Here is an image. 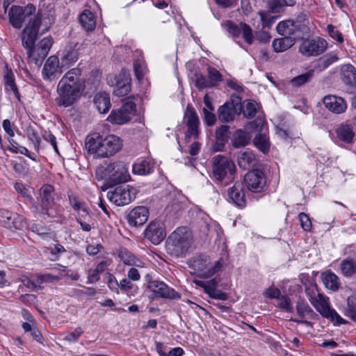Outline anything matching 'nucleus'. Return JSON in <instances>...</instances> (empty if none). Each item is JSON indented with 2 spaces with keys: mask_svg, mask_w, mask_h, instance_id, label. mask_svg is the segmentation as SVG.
<instances>
[{
  "mask_svg": "<svg viewBox=\"0 0 356 356\" xmlns=\"http://www.w3.org/2000/svg\"><path fill=\"white\" fill-rule=\"evenodd\" d=\"M102 179L109 186L124 183L131 179L128 167L122 161H115L108 164L102 172Z\"/></svg>",
  "mask_w": 356,
  "mask_h": 356,
  "instance_id": "8",
  "label": "nucleus"
},
{
  "mask_svg": "<svg viewBox=\"0 0 356 356\" xmlns=\"http://www.w3.org/2000/svg\"><path fill=\"white\" fill-rule=\"evenodd\" d=\"M122 146V140L115 135H108L103 138L99 134L94 133L86 139V147L88 152L95 154L99 158L113 156Z\"/></svg>",
  "mask_w": 356,
  "mask_h": 356,
  "instance_id": "3",
  "label": "nucleus"
},
{
  "mask_svg": "<svg viewBox=\"0 0 356 356\" xmlns=\"http://www.w3.org/2000/svg\"><path fill=\"white\" fill-rule=\"evenodd\" d=\"M135 112V103L133 101H127L120 108L113 110L107 119L113 124L120 125L128 122Z\"/></svg>",
  "mask_w": 356,
  "mask_h": 356,
  "instance_id": "11",
  "label": "nucleus"
},
{
  "mask_svg": "<svg viewBox=\"0 0 356 356\" xmlns=\"http://www.w3.org/2000/svg\"><path fill=\"white\" fill-rule=\"evenodd\" d=\"M255 146L262 152L266 153L269 150V143L265 134H259L253 140Z\"/></svg>",
  "mask_w": 356,
  "mask_h": 356,
  "instance_id": "44",
  "label": "nucleus"
},
{
  "mask_svg": "<svg viewBox=\"0 0 356 356\" xmlns=\"http://www.w3.org/2000/svg\"><path fill=\"white\" fill-rule=\"evenodd\" d=\"M258 110V104L253 100H250L245 103L243 113L245 118L251 119L255 116Z\"/></svg>",
  "mask_w": 356,
  "mask_h": 356,
  "instance_id": "43",
  "label": "nucleus"
},
{
  "mask_svg": "<svg viewBox=\"0 0 356 356\" xmlns=\"http://www.w3.org/2000/svg\"><path fill=\"white\" fill-rule=\"evenodd\" d=\"M292 5H293V2L287 3L286 0H271L268 2V7L272 13H280L286 6Z\"/></svg>",
  "mask_w": 356,
  "mask_h": 356,
  "instance_id": "47",
  "label": "nucleus"
},
{
  "mask_svg": "<svg viewBox=\"0 0 356 356\" xmlns=\"http://www.w3.org/2000/svg\"><path fill=\"white\" fill-rule=\"evenodd\" d=\"M193 243L191 232L185 227L177 228L168 237L165 250L168 254L177 258L184 257Z\"/></svg>",
  "mask_w": 356,
  "mask_h": 356,
  "instance_id": "4",
  "label": "nucleus"
},
{
  "mask_svg": "<svg viewBox=\"0 0 356 356\" xmlns=\"http://www.w3.org/2000/svg\"><path fill=\"white\" fill-rule=\"evenodd\" d=\"M79 22L86 31H92L96 26V20L93 13L89 10H85L79 16Z\"/></svg>",
  "mask_w": 356,
  "mask_h": 356,
  "instance_id": "29",
  "label": "nucleus"
},
{
  "mask_svg": "<svg viewBox=\"0 0 356 356\" xmlns=\"http://www.w3.org/2000/svg\"><path fill=\"white\" fill-rule=\"evenodd\" d=\"M299 26L298 24H296L294 21L289 19L279 22L276 29L280 35L291 37Z\"/></svg>",
  "mask_w": 356,
  "mask_h": 356,
  "instance_id": "27",
  "label": "nucleus"
},
{
  "mask_svg": "<svg viewBox=\"0 0 356 356\" xmlns=\"http://www.w3.org/2000/svg\"><path fill=\"white\" fill-rule=\"evenodd\" d=\"M188 265L197 277L206 279L220 271L223 263L222 259L212 261L209 256L200 254L191 258L188 261Z\"/></svg>",
  "mask_w": 356,
  "mask_h": 356,
  "instance_id": "6",
  "label": "nucleus"
},
{
  "mask_svg": "<svg viewBox=\"0 0 356 356\" xmlns=\"http://www.w3.org/2000/svg\"><path fill=\"white\" fill-rule=\"evenodd\" d=\"M344 314L351 320L356 321V296H351L348 298Z\"/></svg>",
  "mask_w": 356,
  "mask_h": 356,
  "instance_id": "39",
  "label": "nucleus"
},
{
  "mask_svg": "<svg viewBox=\"0 0 356 356\" xmlns=\"http://www.w3.org/2000/svg\"><path fill=\"white\" fill-rule=\"evenodd\" d=\"M229 137V126L221 125L216 129V138L218 141L225 142Z\"/></svg>",
  "mask_w": 356,
  "mask_h": 356,
  "instance_id": "53",
  "label": "nucleus"
},
{
  "mask_svg": "<svg viewBox=\"0 0 356 356\" xmlns=\"http://www.w3.org/2000/svg\"><path fill=\"white\" fill-rule=\"evenodd\" d=\"M62 275H52L49 273L38 275V283L42 284L44 282L52 283L54 282L59 281L61 279Z\"/></svg>",
  "mask_w": 356,
  "mask_h": 356,
  "instance_id": "57",
  "label": "nucleus"
},
{
  "mask_svg": "<svg viewBox=\"0 0 356 356\" xmlns=\"http://www.w3.org/2000/svg\"><path fill=\"white\" fill-rule=\"evenodd\" d=\"M213 173L216 179L222 181L226 177L232 179L236 172L234 163L227 157L222 155H217L213 158Z\"/></svg>",
  "mask_w": 356,
  "mask_h": 356,
  "instance_id": "9",
  "label": "nucleus"
},
{
  "mask_svg": "<svg viewBox=\"0 0 356 356\" xmlns=\"http://www.w3.org/2000/svg\"><path fill=\"white\" fill-rule=\"evenodd\" d=\"M81 71L73 68L67 72L59 81L56 92V102L64 107L72 106L81 97L84 88V82L81 79Z\"/></svg>",
  "mask_w": 356,
  "mask_h": 356,
  "instance_id": "1",
  "label": "nucleus"
},
{
  "mask_svg": "<svg viewBox=\"0 0 356 356\" xmlns=\"http://www.w3.org/2000/svg\"><path fill=\"white\" fill-rule=\"evenodd\" d=\"M5 83L7 90H11L15 96L19 99V93L18 92L17 87L15 83L13 74L11 71L8 72L5 76Z\"/></svg>",
  "mask_w": 356,
  "mask_h": 356,
  "instance_id": "46",
  "label": "nucleus"
},
{
  "mask_svg": "<svg viewBox=\"0 0 356 356\" xmlns=\"http://www.w3.org/2000/svg\"><path fill=\"white\" fill-rule=\"evenodd\" d=\"M298 220L300 227L305 232H309L312 229V224L309 216L304 212L300 213Z\"/></svg>",
  "mask_w": 356,
  "mask_h": 356,
  "instance_id": "54",
  "label": "nucleus"
},
{
  "mask_svg": "<svg viewBox=\"0 0 356 356\" xmlns=\"http://www.w3.org/2000/svg\"><path fill=\"white\" fill-rule=\"evenodd\" d=\"M118 257L124 264L127 266H140L141 261L127 248H122L119 250Z\"/></svg>",
  "mask_w": 356,
  "mask_h": 356,
  "instance_id": "31",
  "label": "nucleus"
},
{
  "mask_svg": "<svg viewBox=\"0 0 356 356\" xmlns=\"http://www.w3.org/2000/svg\"><path fill=\"white\" fill-rule=\"evenodd\" d=\"M227 193L229 199L233 203L239 207H245V198L242 183L236 182L232 187L228 189Z\"/></svg>",
  "mask_w": 356,
  "mask_h": 356,
  "instance_id": "23",
  "label": "nucleus"
},
{
  "mask_svg": "<svg viewBox=\"0 0 356 356\" xmlns=\"http://www.w3.org/2000/svg\"><path fill=\"white\" fill-rule=\"evenodd\" d=\"M120 290L127 296H134L138 291V286L134 284L130 280L124 278L120 282Z\"/></svg>",
  "mask_w": 356,
  "mask_h": 356,
  "instance_id": "40",
  "label": "nucleus"
},
{
  "mask_svg": "<svg viewBox=\"0 0 356 356\" xmlns=\"http://www.w3.org/2000/svg\"><path fill=\"white\" fill-rule=\"evenodd\" d=\"M237 161L239 167L243 170H248L256 165L255 156L248 149L238 153Z\"/></svg>",
  "mask_w": 356,
  "mask_h": 356,
  "instance_id": "25",
  "label": "nucleus"
},
{
  "mask_svg": "<svg viewBox=\"0 0 356 356\" xmlns=\"http://www.w3.org/2000/svg\"><path fill=\"white\" fill-rule=\"evenodd\" d=\"M77 44L78 43H76L73 48L70 47L65 49V54L62 58V62L65 65H70L78 60L79 53L76 49Z\"/></svg>",
  "mask_w": 356,
  "mask_h": 356,
  "instance_id": "37",
  "label": "nucleus"
},
{
  "mask_svg": "<svg viewBox=\"0 0 356 356\" xmlns=\"http://www.w3.org/2000/svg\"><path fill=\"white\" fill-rule=\"evenodd\" d=\"M131 90L130 79L125 78L124 79H118L113 94L118 97H124L127 95Z\"/></svg>",
  "mask_w": 356,
  "mask_h": 356,
  "instance_id": "34",
  "label": "nucleus"
},
{
  "mask_svg": "<svg viewBox=\"0 0 356 356\" xmlns=\"http://www.w3.org/2000/svg\"><path fill=\"white\" fill-rule=\"evenodd\" d=\"M10 145L8 146V149L16 154H24L30 159L35 160V158L31 156V152L24 147L19 145L17 143L14 141V140H9Z\"/></svg>",
  "mask_w": 356,
  "mask_h": 356,
  "instance_id": "48",
  "label": "nucleus"
},
{
  "mask_svg": "<svg viewBox=\"0 0 356 356\" xmlns=\"http://www.w3.org/2000/svg\"><path fill=\"white\" fill-rule=\"evenodd\" d=\"M147 287L156 298L172 300L180 298V295L177 292L162 281L157 280H151L149 282Z\"/></svg>",
  "mask_w": 356,
  "mask_h": 356,
  "instance_id": "15",
  "label": "nucleus"
},
{
  "mask_svg": "<svg viewBox=\"0 0 356 356\" xmlns=\"http://www.w3.org/2000/svg\"><path fill=\"white\" fill-rule=\"evenodd\" d=\"M134 70L136 78L138 80L143 79L147 72V66L143 58H138L134 60Z\"/></svg>",
  "mask_w": 356,
  "mask_h": 356,
  "instance_id": "42",
  "label": "nucleus"
},
{
  "mask_svg": "<svg viewBox=\"0 0 356 356\" xmlns=\"http://www.w3.org/2000/svg\"><path fill=\"white\" fill-rule=\"evenodd\" d=\"M327 31L328 32L330 36L334 40H337L339 42H343V38L342 36L341 33L336 29L335 26L332 24H328L327 26Z\"/></svg>",
  "mask_w": 356,
  "mask_h": 356,
  "instance_id": "61",
  "label": "nucleus"
},
{
  "mask_svg": "<svg viewBox=\"0 0 356 356\" xmlns=\"http://www.w3.org/2000/svg\"><path fill=\"white\" fill-rule=\"evenodd\" d=\"M55 191L50 184L43 185L39 191L40 202L33 199L31 203L32 211L40 215L47 216L50 218L60 216V209L54 201Z\"/></svg>",
  "mask_w": 356,
  "mask_h": 356,
  "instance_id": "5",
  "label": "nucleus"
},
{
  "mask_svg": "<svg viewBox=\"0 0 356 356\" xmlns=\"http://www.w3.org/2000/svg\"><path fill=\"white\" fill-rule=\"evenodd\" d=\"M202 112L204 114L203 120L207 126H213L216 122V117L213 111H210L207 108H203Z\"/></svg>",
  "mask_w": 356,
  "mask_h": 356,
  "instance_id": "60",
  "label": "nucleus"
},
{
  "mask_svg": "<svg viewBox=\"0 0 356 356\" xmlns=\"http://www.w3.org/2000/svg\"><path fill=\"white\" fill-rule=\"evenodd\" d=\"M0 225L10 229L18 230H22L26 227L22 216L3 209H0Z\"/></svg>",
  "mask_w": 356,
  "mask_h": 356,
  "instance_id": "14",
  "label": "nucleus"
},
{
  "mask_svg": "<svg viewBox=\"0 0 356 356\" xmlns=\"http://www.w3.org/2000/svg\"><path fill=\"white\" fill-rule=\"evenodd\" d=\"M195 86L200 89L211 88V81L202 74H196Z\"/></svg>",
  "mask_w": 356,
  "mask_h": 356,
  "instance_id": "58",
  "label": "nucleus"
},
{
  "mask_svg": "<svg viewBox=\"0 0 356 356\" xmlns=\"http://www.w3.org/2000/svg\"><path fill=\"white\" fill-rule=\"evenodd\" d=\"M62 73L61 69L59 67V60L56 56H51L46 60L42 75L43 79L51 81L57 78V76Z\"/></svg>",
  "mask_w": 356,
  "mask_h": 356,
  "instance_id": "20",
  "label": "nucleus"
},
{
  "mask_svg": "<svg viewBox=\"0 0 356 356\" xmlns=\"http://www.w3.org/2000/svg\"><path fill=\"white\" fill-rule=\"evenodd\" d=\"M41 25L42 14L38 13L29 20L22 33V45L27 50L29 59L37 65H40L48 54L38 45H34Z\"/></svg>",
  "mask_w": 356,
  "mask_h": 356,
  "instance_id": "2",
  "label": "nucleus"
},
{
  "mask_svg": "<svg viewBox=\"0 0 356 356\" xmlns=\"http://www.w3.org/2000/svg\"><path fill=\"white\" fill-rule=\"evenodd\" d=\"M278 306L281 309L289 312H291L293 311L290 299L288 297L282 296L278 298Z\"/></svg>",
  "mask_w": 356,
  "mask_h": 356,
  "instance_id": "64",
  "label": "nucleus"
},
{
  "mask_svg": "<svg viewBox=\"0 0 356 356\" xmlns=\"http://www.w3.org/2000/svg\"><path fill=\"white\" fill-rule=\"evenodd\" d=\"M297 313L300 316H304L312 312V309L309 307V305L304 301H299L296 305Z\"/></svg>",
  "mask_w": 356,
  "mask_h": 356,
  "instance_id": "62",
  "label": "nucleus"
},
{
  "mask_svg": "<svg viewBox=\"0 0 356 356\" xmlns=\"http://www.w3.org/2000/svg\"><path fill=\"white\" fill-rule=\"evenodd\" d=\"M145 237L153 244L158 245L166 236L164 225L159 221L151 222L144 232Z\"/></svg>",
  "mask_w": 356,
  "mask_h": 356,
  "instance_id": "16",
  "label": "nucleus"
},
{
  "mask_svg": "<svg viewBox=\"0 0 356 356\" xmlns=\"http://www.w3.org/2000/svg\"><path fill=\"white\" fill-rule=\"evenodd\" d=\"M241 34L245 42L248 44H252L254 40L252 30L251 27L245 23L241 22Z\"/></svg>",
  "mask_w": 356,
  "mask_h": 356,
  "instance_id": "52",
  "label": "nucleus"
},
{
  "mask_svg": "<svg viewBox=\"0 0 356 356\" xmlns=\"http://www.w3.org/2000/svg\"><path fill=\"white\" fill-rule=\"evenodd\" d=\"M47 251L49 253V259L55 261L59 259L60 256L66 252L65 248L60 244H55L52 247L47 248Z\"/></svg>",
  "mask_w": 356,
  "mask_h": 356,
  "instance_id": "45",
  "label": "nucleus"
},
{
  "mask_svg": "<svg viewBox=\"0 0 356 356\" xmlns=\"http://www.w3.org/2000/svg\"><path fill=\"white\" fill-rule=\"evenodd\" d=\"M327 48L325 40L319 38L305 39L299 47V51L305 56H317L323 54Z\"/></svg>",
  "mask_w": 356,
  "mask_h": 356,
  "instance_id": "12",
  "label": "nucleus"
},
{
  "mask_svg": "<svg viewBox=\"0 0 356 356\" xmlns=\"http://www.w3.org/2000/svg\"><path fill=\"white\" fill-rule=\"evenodd\" d=\"M337 138L346 143L352 144L355 138V126L350 121H346L339 124L335 129Z\"/></svg>",
  "mask_w": 356,
  "mask_h": 356,
  "instance_id": "18",
  "label": "nucleus"
},
{
  "mask_svg": "<svg viewBox=\"0 0 356 356\" xmlns=\"http://www.w3.org/2000/svg\"><path fill=\"white\" fill-rule=\"evenodd\" d=\"M242 106L233 101L227 102L218 109V119L222 122L233 121L236 115L241 113Z\"/></svg>",
  "mask_w": 356,
  "mask_h": 356,
  "instance_id": "17",
  "label": "nucleus"
},
{
  "mask_svg": "<svg viewBox=\"0 0 356 356\" xmlns=\"http://www.w3.org/2000/svg\"><path fill=\"white\" fill-rule=\"evenodd\" d=\"M340 270L346 277H350L356 272V262L353 259H344L341 262Z\"/></svg>",
  "mask_w": 356,
  "mask_h": 356,
  "instance_id": "38",
  "label": "nucleus"
},
{
  "mask_svg": "<svg viewBox=\"0 0 356 356\" xmlns=\"http://www.w3.org/2000/svg\"><path fill=\"white\" fill-rule=\"evenodd\" d=\"M153 171V167L149 161L143 160L133 165L132 172L138 175H146Z\"/></svg>",
  "mask_w": 356,
  "mask_h": 356,
  "instance_id": "35",
  "label": "nucleus"
},
{
  "mask_svg": "<svg viewBox=\"0 0 356 356\" xmlns=\"http://www.w3.org/2000/svg\"><path fill=\"white\" fill-rule=\"evenodd\" d=\"M220 280L217 277H214L209 281L195 280V283L202 287L206 293H209L211 291L216 289L217 286Z\"/></svg>",
  "mask_w": 356,
  "mask_h": 356,
  "instance_id": "41",
  "label": "nucleus"
},
{
  "mask_svg": "<svg viewBox=\"0 0 356 356\" xmlns=\"http://www.w3.org/2000/svg\"><path fill=\"white\" fill-rule=\"evenodd\" d=\"M27 137L29 140L33 143L34 149L38 152L41 143V138L38 134L34 129H29L27 131Z\"/></svg>",
  "mask_w": 356,
  "mask_h": 356,
  "instance_id": "51",
  "label": "nucleus"
},
{
  "mask_svg": "<svg viewBox=\"0 0 356 356\" xmlns=\"http://www.w3.org/2000/svg\"><path fill=\"white\" fill-rule=\"evenodd\" d=\"M149 211L145 207H138L133 209L127 215V220L131 226H141L146 222Z\"/></svg>",
  "mask_w": 356,
  "mask_h": 356,
  "instance_id": "21",
  "label": "nucleus"
},
{
  "mask_svg": "<svg viewBox=\"0 0 356 356\" xmlns=\"http://www.w3.org/2000/svg\"><path fill=\"white\" fill-rule=\"evenodd\" d=\"M322 280L328 289L336 291L340 286L339 277L333 273L328 271L322 274Z\"/></svg>",
  "mask_w": 356,
  "mask_h": 356,
  "instance_id": "32",
  "label": "nucleus"
},
{
  "mask_svg": "<svg viewBox=\"0 0 356 356\" xmlns=\"http://www.w3.org/2000/svg\"><path fill=\"white\" fill-rule=\"evenodd\" d=\"M135 189L130 186H120L113 191H108V199L117 206H124L135 198Z\"/></svg>",
  "mask_w": 356,
  "mask_h": 356,
  "instance_id": "10",
  "label": "nucleus"
},
{
  "mask_svg": "<svg viewBox=\"0 0 356 356\" xmlns=\"http://www.w3.org/2000/svg\"><path fill=\"white\" fill-rule=\"evenodd\" d=\"M25 16L22 11V7L13 6L9 11V19L11 24L17 29L22 26Z\"/></svg>",
  "mask_w": 356,
  "mask_h": 356,
  "instance_id": "26",
  "label": "nucleus"
},
{
  "mask_svg": "<svg viewBox=\"0 0 356 356\" xmlns=\"http://www.w3.org/2000/svg\"><path fill=\"white\" fill-rule=\"evenodd\" d=\"M82 333V329L79 327H76L73 332L65 334L63 339L69 342H76Z\"/></svg>",
  "mask_w": 356,
  "mask_h": 356,
  "instance_id": "63",
  "label": "nucleus"
},
{
  "mask_svg": "<svg viewBox=\"0 0 356 356\" xmlns=\"http://www.w3.org/2000/svg\"><path fill=\"white\" fill-rule=\"evenodd\" d=\"M259 14L263 28H270L271 25L274 24L277 18L275 16H272L270 14L266 12H260Z\"/></svg>",
  "mask_w": 356,
  "mask_h": 356,
  "instance_id": "56",
  "label": "nucleus"
},
{
  "mask_svg": "<svg viewBox=\"0 0 356 356\" xmlns=\"http://www.w3.org/2000/svg\"><path fill=\"white\" fill-rule=\"evenodd\" d=\"M185 118L188 128L186 137L197 138L200 134V120L193 108L187 106Z\"/></svg>",
  "mask_w": 356,
  "mask_h": 356,
  "instance_id": "19",
  "label": "nucleus"
},
{
  "mask_svg": "<svg viewBox=\"0 0 356 356\" xmlns=\"http://www.w3.org/2000/svg\"><path fill=\"white\" fill-rule=\"evenodd\" d=\"M295 42V38L284 36L282 38L274 40L272 45L275 51L282 52L291 47Z\"/></svg>",
  "mask_w": 356,
  "mask_h": 356,
  "instance_id": "30",
  "label": "nucleus"
},
{
  "mask_svg": "<svg viewBox=\"0 0 356 356\" xmlns=\"http://www.w3.org/2000/svg\"><path fill=\"white\" fill-rule=\"evenodd\" d=\"M338 60L336 55H326L318 60V65L321 70H323Z\"/></svg>",
  "mask_w": 356,
  "mask_h": 356,
  "instance_id": "49",
  "label": "nucleus"
},
{
  "mask_svg": "<svg viewBox=\"0 0 356 356\" xmlns=\"http://www.w3.org/2000/svg\"><path fill=\"white\" fill-rule=\"evenodd\" d=\"M244 183L248 191L252 193L261 192L266 185L264 172L259 169L249 171L244 177Z\"/></svg>",
  "mask_w": 356,
  "mask_h": 356,
  "instance_id": "13",
  "label": "nucleus"
},
{
  "mask_svg": "<svg viewBox=\"0 0 356 356\" xmlns=\"http://www.w3.org/2000/svg\"><path fill=\"white\" fill-rule=\"evenodd\" d=\"M94 104L99 113H107L111 107L109 95L106 92L97 93L94 97Z\"/></svg>",
  "mask_w": 356,
  "mask_h": 356,
  "instance_id": "28",
  "label": "nucleus"
},
{
  "mask_svg": "<svg viewBox=\"0 0 356 356\" xmlns=\"http://www.w3.org/2000/svg\"><path fill=\"white\" fill-rule=\"evenodd\" d=\"M208 79L211 81L212 87L215 86L217 83L222 81V75L216 68L209 66L207 67Z\"/></svg>",
  "mask_w": 356,
  "mask_h": 356,
  "instance_id": "50",
  "label": "nucleus"
},
{
  "mask_svg": "<svg viewBox=\"0 0 356 356\" xmlns=\"http://www.w3.org/2000/svg\"><path fill=\"white\" fill-rule=\"evenodd\" d=\"M323 103L327 109L337 114L345 112L347 108L345 100L342 97L335 95L325 96L323 99Z\"/></svg>",
  "mask_w": 356,
  "mask_h": 356,
  "instance_id": "22",
  "label": "nucleus"
},
{
  "mask_svg": "<svg viewBox=\"0 0 356 356\" xmlns=\"http://www.w3.org/2000/svg\"><path fill=\"white\" fill-rule=\"evenodd\" d=\"M250 138L246 131L238 129L233 134L232 138V145L236 148L244 147L248 144Z\"/></svg>",
  "mask_w": 356,
  "mask_h": 356,
  "instance_id": "33",
  "label": "nucleus"
},
{
  "mask_svg": "<svg viewBox=\"0 0 356 356\" xmlns=\"http://www.w3.org/2000/svg\"><path fill=\"white\" fill-rule=\"evenodd\" d=\"M309 300L313 307L323 316L329 318L335 325L347 323V321L341 318L339 314L329 305V299L317 291L308 292Z\"/></svg>",
  "mask_w": 356,
  "mask_h": 356,
  "instance_id": "7",
  "label": "nucleus"
},
{
  "mask_svg": "<svg viewBox=\"0 0 356 356\" xmlns=\"http://www.w3.org/2000/svg\"><path fill=\"white\" fill-rule=\"evenodd\" d=\"M341 79L344 84L356 88V68L351 64H345L341 68Z\"/></svg>",
  "mask_w": 356,
  "mask_h": 356,
  "instance_id": "24",
  "label": "nucleus"
},
{
  "mask_svg": "<svg viewBox=\"0 0 356 356\" xmlns=\"http://www.w3.org/2000/svg\"><path fill=\"white\" fill-rule=\"evenodd\" d=\"M314 76V70H309L305 73L301 74L291 79L290 83L294 87H300L311 81Z\"/></svg>",
  "mask_w": 356,
  "mask_h": 356,
  "instance_id": "36",
  "label": "nucleus"
},
{
  "mask_svg": "<svg viewBox=\"0 0 356 356\" xmlns=\"http://www.w3.org/2000/svg\"><path fill=\"white\" fill-rule=\"evenodd\" d=\"M225 26L227 28V31L233 37L238 38L241 34V23L236 24L231 21H227L225 23Z\"/></svg>",
  "mask_w": 356,
  "mask_h": 356,
  "instance_id": "55",
  "label": "nucleus"
},
{
  "mask_svg": "<svg viewBox=\"0 0 356 356\" xmlns=\"http://www.w3.org/2000/svg\"><path fill=\"white\" fill-rule=\"evenodd\" d=\"M69 201L70 205L73 207L74 210H82L83 212L87 213V209L85 207V204L80 201L78 197L73 195H69Z\"/></svg>",
  "mask_w": 356,
  "mask_h": 356,
  "instance_id": "59",
  "label": "nucleus"
}]
</instances>
